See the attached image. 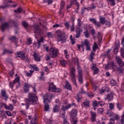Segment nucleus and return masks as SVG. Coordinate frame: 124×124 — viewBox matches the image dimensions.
Returning <instances> with one entry per match:
<instances>
[{
	"label": "nucleus",
	"mask_w": 124,
	"mask_h": 124,
	"mask_svg": "<svg viewBox=\"0 0 124 124\" xmlns=\"http://www.w3.org/2000/svg\"><path fill=\"white\" fill-rule=\"evenodd\" d=\"M74 104H68L67 105V101H64L63 105L62 107V110L60 111V117L62 118L63 120L66 119V117H65V110H67V109H69V108H70L72 105H74Z\"/></svg>",
	"instance_id": "nucleus-1"
},
{
	"label": "nucleus",
	"mask_w": 124,
	"mask_h": 124,
	"mask_svg": "<svg viewBox=\"0 0 124 124\" xmlns=\"http://www.w3.org/2000/svg\"><path fill=\"white\" fill-rule=\"evenodd\" d=\"M38 99L37 96L35 94L30 93L29 94V98L27 100V102H29V104H36V101Z\"/></svg>",
	"instance_id": "nucleus-2"
},
{
	"label": "nucleus",
	"mask_w": 124,
	"mask_h": 124,
	"mask_svg": "<svg viewBox=\"0 0 124 124\" xmlns=\"http://www.w3.org/2000/svg\"><path fill=\"white\" fill-rule=\"evenodd\" d=\"M55 33L57 35L58 42H59V41H62V42L65 41V38L62 36V31L57 30L55 31Z\"/></svg>",
	"instance_id": "nucleus-3"
},
{
	"label": "nucleus",
	"mask_w": 124,
	"mask_h": 124,
	"mask_svg": "<svg viewBox=\"0 0 124 124\" xmlns=\"http://www.w3.org/2000/svg\"><path fill=\"white\" fill-rule=\"evenodd\" d=\"M76 71V70L75 69V68L72 67L70 69V76L72 78V80L73 81V83L76 86H77V84H76V76H75V72Z\"/></svg>",
	"instance_id": "nucleus-4"
},
{
	"label": "nucleus",
	"mask_w": 124,
	"mask_h": 124,
	"mask_svg": "<svg viewBox=\"0 0 124 124\" xmlns=\"http://www.w3.org/2000/svg\"><path fill=\"white\" fill-rule=\"evenodd\" d=\"M77 116V110L76 109H73L71 113V117L72 118V123L73 124H76L78 122V119H74Z\"/></svg>",
	"instance_id": "nucleus-5"
},
{
	"label": "nucleus",
	"mask_w": 124,
	"mask_h": 124,
	"mask_svg": "<svg viewBox=\"0 0 124 124\" xmlns=\"http://www.w3.org/2000/svg\"><path fill=\"white\" fill-rule=\"evenodd\" d=\"M59 55V49L56 47H51L50 50V56L52 58H56Z\"/></svg>",
	"instance_id": "nucleus-6"
},
{
	"label": "nucleus",
	"mask_w": 124,
	"mask_h": 124,
	"mask_svg": "<svg viewBox=\"0 0 124 124\" xmlns=\"http://www.w3.org/2000/svg\"><path fill=\"white\" fill-rule=\"evenodd\" d=\"M48 91L49 92H53L54 93H60L61 92L60 89L57 88L56 86L54 85V83H53L49 84Z\"/></svg>",
	"instance_id": "nucleus-7"
},
{
	"label": "nucleus",
	"mask_w": 124,
	"mask_h": 124,
	"mask_svg": "<svg viewBox=\"0 0 124 124\" xmlns=\"http://www.w3.org/2000/svg\"><path fill=\"white\" fill-rule=\"evenodd\" d=\"M82 43L84 46H86L87 51H91V44L89 40L85 39Z\"/></svg>",
	"instance_id": "nucleus-8"
},
{
	"label": "nucleus",
	"mask_w": 124,
	"mask_h": 124,
	"mask_svg": "<svg viewBox=\"0 0 124 124\" xmlns=\"http://www.w3.org/2000/svg\"><path fill=\"white\" fill-rule=\"evenodd\" d=\"M33 28L34 30L35 33H37V34H41L43 32L42 30L39 28V26L37 25H34L33 26Z\"/></svg>",
	"instance_id": "nucleus-9"
},
{
	"label": "nucleus",
	"mask_w": 124,
	"mask_h": 124,
	"mask_svg": "<svg viewBox=\"0 0 124 124\" xmlns=\"http://www.w3.org/2000/svg\"><path fill=\"white\" fill-rule=\"evenodd\" d=\"M91 68L93 71V74H97L99 72V70L98 69V68L96 67L95 64H91Z\"/></svg>",
	"instance_id": "nucleus-10"
},
{
	"label": "nucleus",
	"mask_w": 124,
	"mask_h": 124,
	"mask_svg": "<svg viewBox=\"0 0 124 124\" xmlns=\"http://www.w3.org/2000/svg\"><path fill=\"white\" fill-rule=\"evenodd\" d=\"M78 81L80 84H83V78L82 77V69H79L78 71Z\"/></svg>",
	"instance_id": "nucleus-11"
},
{
	"label": "nucleus",
	"mask_w": 124,
	"mask_h": 124,
	"mask_svg": "<svg viewBox=\"0 0 124 124\" xmlns=\"http://www.w3.org/2000/svg\"><path fill=\"white\" fill-rule=\"evenodd\" d=\"M44 102L45 104V111H48V110H49V105L47 104V103L49 102V100L48 99V98H46V99H44Z\"/></svg>",
	"instance_id": "nucleus-12"
},
{
	"label": "nucleus",
	"mask_w": 124,
	"mask_h": 124,
	"mask_svg": "<svg viewBox=\"0 0 124 124\" xmlns=\"http://www.w3.org/2000/svg\"><path fill=\"white\" fill-rule=\"evenodd\" d=\"M17 57L18 58H21L22 60H25L26 58V53H25V52L24 51L18 52Z\"/></svg>",
	"instance_id": "nucleus-13"
},
{
	"label": "nucleus",
	"mask_w": 124,
	"mask_h": 124,
	"mask_svg": "<svg viewBox=\"0 0 124 124\" xmlns=\"http://www.w3.org/2000/svg\"><path fill=\"white\" fill-rule=\"evenodd\" d=\"M116 60L117 62L119 65H120V67H123L124 65V62L122 61V59L120 58L119 57H116Z\"/></svg>",
	"instance_id": "nucleus-14"
},
{
	"label": "nucleus",
	"mask_w": 124,
	"mask_h": 124,
	"mask_svg": "<svg viewBox=\"0 0 124 124\" xmlns=\"http://www.w3.org/2000/svg\"><path fill=\"white\" fill-rule=\"evenodd\" d=\"M9 25H10V23H5L3 24H2L1 26V30L2 31H4V30L6 29H7L9 27Z\"/></svg>",
	"instance_id": "nucleus-15"
},
{
	"label": "nucleus",
	"mask_w": 124,
	"mask_h": 124,
	"mask_svg": "<svg viewBox=\"0 0 124 124\" xmlns=\"http://www.w3.org/2000/svg\"><path fill=\"white\" fill-rule=\"evenodd\" d=\"M119 116L118 115H114L112 118L110 119L109 123L108 124H115V120H118Z\"/></svg>",
	"instance_id": "nucleus-16"
},
{
	"label": "nucleus",
	"mask_w": 124,
	"mask_h": 124,
	"mask_svg": "<svg viewBox=\"0 0 124 124\" xmlns=\"http://www.w3.org/2000/svg\"><path fill=\"white\" fill-rule=\"evenodd\" d=\"M33 56L34 57V59L35 61L37 62H40V56H39L38 53L34 52Z\"/></svg>",
	"instance_id": "nucleus-17"
},
{
	"label": "nucleus",
	"mask_w": 124,
	"mask_h": 124,
	"mask_svg": "<svg viewBox=\"0 0 124 124\" xmlns=\"http://www.w3.org/2000/svg\"><path fill=\"white\" fill-rule=\"evenodd\" d=\"M52 111L53 113H58L60 111V106L58 105H55L53 108Z\"/></svg>",
	"instance_id": "nucleus-18"
},
{
	"label": "nucleus",
	"mask_w": 124,
	"mask_h": 124,
	"mask_svg": "<svg viewBox=\"0 0 124 124\" xmlns=\"http://www.w3.org/2000/svg\"><path fill=\"white\" fill-rule=\"evenodd\" d=\"M76 37L77 38H78V37H80V35L81 34V32H82L83 31H82V30L80 28H77L76 30Z\"/></svg>",
	"instance_id": "nucleus-19"
},
{
	"label": "nucleus",
	"mask_w": 124,
	"mask_h": 124,
	"mask_svg": "<svg viewBox=\"0 0 124 124\" xmlns=\"http://www.w3.org/2000/svg\"><path fill=\"white\" fill-rule=\"evenodd\" d=\"M24 91L25 92H28V91H29V89H30V88L31 87V84L27 83H24Z\"/></svg>",
	"instance_id": "nucleus-20"
},
{
	"label": "nucleus",
	"mask_w": 124,
	"mask_h": 124,
	"mask_svg": "<svg viewBox=\"0 0 124 124\" xmlns=\"http://www.w3.org/2000/svg\"><path fill=\"white\" fill-rule=\"evenodd\" d=\"M1 94L2 96L5 98V100L8 98V96H7V94H6V92L5 90L1 91Z\"/></svg>",
	"instance_id": "nucleus-21"
},
{
	"label": "nucleus",
	"mask_w": 124,
	"mask_h": 124,
	"mask_svg": "<svg viewBox=\"0 0 124 124\" xmlns=\"http://www.w3.org/2000/svg\"><path fill=\"white\" fill-rule=\"evenodd\" d=\"M30 66L31 69H34L36 71H38L39 70V68H38L37 66L35 64H30Z\"/></svg>",
	"instance_id": "nucleus-22"
},
{
	"label": "nucleus",
	"mask_w": 124,
	"mask_h": 124,
	"mask_svg": "<svg viewBox=\"0 0 124 124\" xmlns=\"http://www.w3.org/2000/svg\"><path fill=\"white\" fill-rule=\"evenodd\" d=\"M107 1H108V4H110V5H111L112 6H115L116 5V3L115 2V1L116 0H106Z\"/></svg>",
	"instance_id": "nucleus-23"
},
{
	"label": "nucleus",
	"mask_w": 124,
	"mask_h": 124,
	"mask_svg": "<svg viewBox=\"0 0 124 124\" xmlns=\"http://www.w3.org/2000/svg\"><path fill=\"white\" fill-rule=\"evenodd\" d=\"M108 69L109 68H115V64L114 62L108 63L107 65Z\"/></svg>",
	"instance_id": "nucleus-24"
},
{
	"label": "nucleus",
	"mask_w": 124,
	"mask_h": 124,
	"mask_svg": "<svg viewBox=\"0 0 124 124\" xmlns=\"http://www.w3.org/2000/svg\"><path fill=\"white\" fill-rule=\"evenodd\" d=\"M65 87L66 89H67V90H69V91L72 90V87H71V85H70V84H69V82H66Z\"/></svg>",
	"instance_id": "nucleus-25"
},
{
	"label": "nucleus",
	"mask_w": 124,
	"mask_h": 124,
	"mask_svg": "<svg viewBox=\"0 0 124 124\" xmlns=\"http://www.w3.org/2000/svg\"><path fill=\"white\" fill-rule=\"evenodd\" d=\"M82 106L83 107H90V102L88 101L84 102L82 104Z\"/></svg>",
	"instance_id": "nucleus-26"
},
{
	"label": "nucleus",
	"mask_w": 124,
	"mask_h": 124,
	"mask_svg": "<svg viewBox=\"0 0 124 124\" xmlns=\"http://www.w3.org/2000/svg\"><path fill=\"white\" fill-rule=\"evenodd\" d=\"M119 48H120V46L119 45H116V47L113 50L114 54H118V50H119Z\"/></svg>",
	"instance_id": "nucleus-27"
},
{
	"label": "nucleus",
	"mask_w": 124,
	"mask_h": 124,
	"mask_svg": "<svg viewBox=\"0 0 124 124\" xmlns=\"http://www.w3.org/2000/svg\"><path fill=\"white\" fill-rule=\"evenodd\" d=\"M99 20L101 24H105V22H106V20H105V17H100Z\"/></svg>",
	"instance_id": "nucleus-28"
},
{
	"label": "nucleus",
	"mask_w": 124,
	"mask_h": 124,
	"mask_svg": "<svg viewBox=\"0 0 124 124\" xmlns=\"http://www.w3.org/2000/svg\"><path fill=\"white\" fill-rule=\"evenodd\" d=\"M44 3H47L48 5L52 4L53 3V0H44Z\"/></svg>",
	"instance_id": "nucleus-29"
},
{
	"label": "nucleus",
	"mask_w": 124,
	"mask_h": 124,
	"mask_svg": "<svg viewBox=\"0 0 124 124\" xmlns=\"http://www.w3.org/2000/svg\"><path fill=\"white\" fill-rule=\"evenodd\" d=\"M30 73L26 72L27 77H31L32 76V73H33V71L30 70Z\"/></svg>",
	"instance_id": "nucleus-30"
},
{
	"label": "nucleus",
	"mask_w": 124,
	"mask_h": 124,
	"mask_svg": "<svg viewBox=\"0 0 124 124\" xmlns=\"http://www.w3.org/2000/svg\"><path fill=\"white\" fill-rule=\"evenodd\" d=\"M6 109L7 110H10V111H12L13 110V106H12V105L10 104L9 106H7Z\"/></svg>",
	"instance_id": "nucleus-31"
},
{
	"label": "nucleus",
	"mask_w": 124,
	"mask_h": 124,
	"mask_svg": "<svg viewBox=\"0 0 124 124\" xmlns=\"http://www.w3.org/2000/svg\"><path fill=\"white\" fill-rule=\"evenodd\" d=\"M60 62L62 66H65L67 64V62L65 60H62Z\"/></svg>",
	"instance_id": "nucleus-32"
},
{
	"label": "nucleus",
	"mask_w": 124,
	"mask_h": 124,
	"mask_svg": "<svg viewBox=\"0 0 124 124\" xmlns=\"http://www.w3.org/2000/svg\"><path fill=\"white\" fill-rule=\"evenodd\" d=\"M84 35L87 38H89L90 37V33L89 32H88V31H86L83 32Z\"/></svg>",
	"instance_id": "nucleus-33"
},
{
	"label": "nucleus",
	"mask_w": 124,
	"mask_h": 124,
	"mask_svg": "<svg viewBox=\"0 0 124 124\" xmlns=\"http://www.w3.org/2000/svg\"><path fill=\"white\" fill-rule=\"evenodd\" d=\"M47 35L48 37H50V38L54 37V33H53V32H47Z\"/></svg>",
	"instance_id": "nucleus-34"
},
{
	"label": "nucleus",
	"mask_w": 124,
	"mask_h": 124,
	"mask_svg": "<svg viewBox=\"0 0 124 124\" xmlns=\"http://www.w3.org/2000/svg\"><path fill=\"white\" fill-rule=\"evenodd\" d=\"M14 84H16V83H19L20 82V78H16L15 80L13 81Z\"/></svg>",
	"instance_id": "nucleus-35"
},
{
	"label": "nucleus",
	"mask_w": 124,
	"mask_h": 124,
	"mask_svg": "<svg viewBox=\"0 0 124 124\" xmlns=\"http://www.w3.org/2000/svg\"><path fill=\"white\" fill-rule=\"evenodd\" d=\"M109 107L110 110H113L115 107V105L112 103L109 104Z\"/></svg>",
	"instance_id": "nucleus-36"
},
{
	"label": "nucleus",
	"mask_w": 124,
	"mask_h": 124,
	"mask_svg": "<svg viewBox=\"0 0 124 124\" xmlns=\"http://www.w3.org/2000/svg\"><path fill=\"white\" fill-rule=\"evenodd\" d=\"M75 63H78V70L81 69V67L79 66V64H78L79 63V60H78V58L75 59Z\"/></svg>",
	"instance_id": "nucleus-37"
},
{
	"label": "nucleus",
	"mask_w": 124,
	"mask_h": 124,
	"mask_svg": "<svg viewBox=\"0 0 124 124\" xmlns=\"http://www.w3.org/2000/svg\"><path fill=\"white\" fill-rule=\"evenodd\" d=\"M97 48H98V46H97V44H96V43H94L93 47V50L94 51H95V49H97Z\"/></svg>",
	"instance_id": "nucleus-38"
},
{
	"label": "nucleus",
	"mask_w": 124,
	"mask_h": 124,
	"mask_svg": "<svg viewBox=\"0 0 124 124\" xmlns=\"http://www.w3.org/2000/svg\"><path fill=\"white\" fill-rule=\"evenodd\" d=\"M89 21H90V22H92V23H93V24L95 25V24L96 23V19H94V18H90L89 19Z\"/></svg>",
	"instance_id": "nucleus-39"
},
{
	"label": "nucleus",
	"mask_w": 124,
	"mask_h": 124,
	"mask_svg": "<svg viewBox=\"0 0 124 124\" xmlns=\"http://www.w3.org/2000/svg\"><path fill=\"white\" fill-rule=\"evenodd\" d=\"M43 41H44V38H43V37H42L39 40H38L39 46H40V43H41V42H43Z\"/></svg>",
	"instance_id": "nucleus-40"
},
{
	"label": "nucleus",
	"mask_w": 124,
	"mask_h": 124,
	"mask_svg": "<svg viewBox=\"0 0 124 124\" xmlns=\"http://www.w3.org/2000/svg\"><path fill=\"white\" fill-rule=\"evenodd\" d=\"M22 11L23 10H22L21 8H19L17 9V10H14V12H15L16 13H21Z\"/></svg>",
	"instance_id": "nucleus-41"
},
{
	"label": "nucleus",
	"mask_w": 124,
	"mask_h": 124,
	"mask_svg": "<svg viewBox=\"0 0 124 124\" xmlns=\"http://www.w3.org/2000/svg\"><path fill=\"white\" fill-rule=\"evenodd\" d=\"M95 6H94V4H92L91 5H90V7L87 8V9H94V8H95Z\"/></svg>",
	"instance_id": "nucleus-42"
},
{
	"label": "nucleus",
	"mask_w": 124,
	"mask_h": 124,
	"mask_svg": "<svg viewBox=\"0 0 124 124\" xmlns=\"http://www.w3.org/2000/svg\"><path fill=\"white\" fill-rule=\"evenodd\" d=\"M22 25L24 28H28V26H29V24H28L26 21H23L22 22Z\"/></svg>",
	"instance_id": "nucleus-43"
},
{
	"label": "nucleus",
	"mask_w": 124,
	"mask_h": 124,
	"mask_svg": "<svg viewBox=\"0 0 124 124\" xmlns=\"http://www.w3.org/2000/svg\"><path fill=\"white\" fill-rule=\"evenodd\" d=\"M32 43V42H31V38H28V41L26 42V44L28 45H31V44Z\"/></svg>",
	"instance_id": "nucleus-44"
},
{
	"label": "nucleus",
	"mask_w": 124,
	"mask_h": 124,
	"mask_svg": "<svg viewBox=\"0 0 124 124\" xmlns=\"http://www.w3.org/2000/svg\"><path fill=\"white\" fill-rule=\"evenodd\" d=\"M70 40H71V42L72 44L73 45H74L75 43L74 39H73L72 38V35H70Z\"/></svg>",
	"instance_id": "nucleus-45"
},
{
	"label": "nucleus",
	"mask_w": 124,
	"mask_h": 124,
	"mask_svg": "<svg viewBox=\"0 0 124 124\" xmlns=\"http://www.w3.org/2000/svg\"><path fill=\"white\" fill-rule=\"evenodd\" d=\"M64 5H65V3H64V2L63 1H62L60 9H61V10L62 9V8H63V6H64Z\"/></svg>",
	"instance_id": "nucleus-46"
},
{
	"label": "nucleus",
	"mask_w": 124,
	"mask_h": 124,
	"mask_svg": "<svg viewBox=\"0 0 124 124\" xmlns=\"http://www.w3.org/2000/svg\"><path fill=\"white\" fill-rule=\"evenodd\" d=\"M14 85H15V83H14V81L13 82H10L9 86L10 88L13 89V87H14Z\"/></svg>",
	"instance_id": "nucleus-47"
},
{
	"label": "nucleus",
	"mask_w": 124,
	"mask_h": 124,
	"mask_svg": "<svg viewBox=\"0 0 124 124\" xmlns=\"http://www.w3.org/2000/svg\"><path fill=\"white\" fill-rule=\"evenodd\" d=\"M116 81H115L114 80H110V85L111 86H115V85H116Z\"/></svg>",
	"instance_id": "nucleus-48"
},
{
	"label": "nucleus",
	"mask_w": 124,
	"mask_h": 124,
	"mask_svg": "<svg viewBox=\"0 0 124 124\" xmlns=\"http://www.w3.org/2000/svg\"><path fill=\"white\" fill-rule=\"evenodd\" d=\"M103 112V108H99L97 110V113L99 114H101Z\"/></svg>",
	"instance_id": "nucleus-49"
},
{
	"label": "nucleus",
	"mask_w": 124,
	"mask_h": 124,
	"mask_svg": "<svg viewBox=\"0 0 124 124\" xmlns=\"http://www.w3.org/2000/svg\"><path fill=\"white\" fill-rule=\"evenodd\" d=\"M10 40H11V41H17V39L14 36H11L10 38Z\"/></svg>",
	"instance_id": "nucleus-50"
},
{
	"label": "nucleus",
	"mask_w": 124,
	"mask_h": 124,
	"mask_svg": "<svg viewBox=\"0 0 124 124\" xmlns=\"http://www.w3.org/2000/svg\"><path fill=\"white\" fill-rule=\"evenodd\" d=\"M99 104L100 106L103 107L105 105V103L104 101H101L99 102Z\"/></svg>",
	"instance_id": "nucleus-51"
},
{
	"label": "nucleus",
	"mask_w": 124,
	"mask_h": 124,
	"mask_svg": "<svg viewBox=\"0 0 124 124\" xmlns=\"http://www.w3.org/2000/svg\"><path fill=\"white\" fill-rule=\"evenodd\" d=\"M92 118H95L96 117V113L95 112H91Z\"/></svg>",
	"instance_id": "nucleus-52"
},
{
	"label": "nucleus",
	"mask_w": 124,
	"mask_h": 124,
	"mask_svg": "<svg viewBox=\"0 0 124 124\" xmlns=\"http://www.w3.org/2000/svg\"><path fill=\"white\" fill-rule=\"evenodd\" d=\"M93 57H94V53L92 52V53L90 54V58H91V60H92V62H93Z\"/></svg>",
	"instance_id": "nucleus-53"
},
{
	"label": "nucleus",
	"mask_w": 124,
	"mask_h": 124,
	"mask_svg": "<svg viewBox=\"0 0 124 124\" xmlns=\"http://www.w3.org/2000/svg\"><path fill=\"white\" fill-rule=\"evenodd\" d=\"M6 114L9 117H11L12 116V114H11V112L9 111H6Z\"/></svg>",
	"instance_id": "nucleus-54"
},
{
	"label": "nucleus",
	"mask_w": 124,
	"mask_h": 124,
	"mask_svg": "<svg viewBox=\"0 0 124 124\" xmlns=\"http://www.w3.org/2000/svg\"><path fill=\"white\" fill-rule=\"evenodd\" d=\"M64 26L67 28L68 30L69 29V22H65L64 23Z\"/></svg>",
	"instance_id": "nucleus-55"
},
{
	"label": "nucleus",
	"mask_w": 124,
	"mask_h": 124,
	"mask_svg": "<svg viewBox=\"0 0 124 124\" xmlns=\"http://www.w3.org/2000/svg\"><path fill=\"white\" fill-rule=\"evenodd\" d=\"M124 114H123L122 116V118L121 119V124H124Z\"/></svg>",
	"instance_id": "nucleus-56"
},
{
	"label": "nucleus",
	"mask_w": 124,
	"mask_h": 124,
	"mask_svg": "<svg viewBox=\"0 0 124 124\" xmlns=\"http://www.w3.org/2000/svg\"><path fill=\"white\" fill-rule=\"evenodd\" d=\"M60 25L58 24H55L54 25H53V28H59V27H60Z\"/></svg>",
	"instance_id": "nucleus-57"
},
{
	"label": "nucleus",
	"mask_w": 124,
	"mask_h": 124,
	"mask_svg": "<svg viewBox=\"0 0 124 124\" xmlns=\"http://www.w3.org/2000/svg\"><path fill=\"white\" fill-rule=\"evenodd\" d=\"M9 74L10 75H11V76H12V77L13 76V75H14V71L13 70H12V71H11L9 72Z\"/></svg>",
	"instance_id": "nucleus-58"
},
{
	"label": "nucleus",
	"mask_w": 124,
	"mask_h": 124,
	"mask_svg": "<svg viewBox=\"0 0 124 124\" xmlns=\"http://www.w3.org/2000/svg\"><path fill=\"white\" fill-rule=\"evenodd\" d=\"M97 105H98L97 102L96 101H94L93 103V106L96 107Z\"/></svg>",
	"instance_id": "nucleus-59"
},
{
	"label": "nucleus",
	"mask_w": 124,
	"mask_h": 124,
	"mask_svg": "<svg viewBox=\"0 0 124 124\" xmlns=\"http://www.w3.org/2000/svg\"><path fill=\"white\" fill-rule=\"evenodd\" d=\"M95 26H96L98 28H100V27L101 26L100 23H97V22H96V23L94 24Z\"/></svg>",
	"instance_id": "nucleus-60"
},
{
	"label": "nucleus",
	"mask_w": 124,
	"mask_h": 124,
	"mask_svg": "<svg viewBox=\"0 0 124 124\" xmlns=\"http://www.w3.org/2000/svg\"><path fill=\"white\" fill-rule=\"evenodd\" d=\"M63 124H69V123L68 122V121H67V120L64 119L63 120Z\"/></svg>",
	"instance_id": "nucleus-61"
},
{
	"label": "nucleus",
	"mask_w": 124,
	"mask_h": 124,
	"mask_svg": "<svg viewBox=\"0 0 124 124\" xmlns=\"http://www.w3.org/2000/svg\"><path fill=\"white\" fill-rule=\"evenodd\" d=\"M75 27H74V25H73L71 27V31H74Z\"/></svg>",
	"instance_id": "nucleus-62"
},
{
	"label": "nucleus",
	"mask_w": 124,
	"mask_h": 124,
	"mask_svg": "<svg viewBox=\"0 0 124 124\" xmlns=\"http://www.w3.org/2000/svg\"><path fill=\"white\" fill-rule=\"evenodd\" d=\"M91 33L93 35V34H95V31L94 29H93L91 30Z\"/></svg>",
	"instance_id": "nucleus-63"
},
{
	"label": "nucleus",
	"mask_w": 124,
	"mask_h": 124,
	"mask_svg": "<svg viewBox=\"0 0 124 124\" xmlns=\"http://www.w3.org/2000/svg\"><path fill=\"white\" fill-rule=\"evenodd\" d=\"M44 69H45V71H46V72H49V69L48 68V67H45Z\"/></svg>",
	"instance_id": "nucleus-64"
}]
</instances>
